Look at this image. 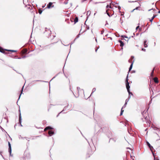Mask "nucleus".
Instances as JSON below:
<instances>
[{
	"instance_id": "1",
	"label": "nucleus",
	"mask_w": 160,
	"mask_h": 160,
	"mask_svg": "<svg viewBox=\"0 0 160 160\" xmlns=\"http://www.w3.org/2000/svg\"><path fill=\"white\" fill-rule=\"evenodd\" d=\"M126 88L127 89H129L130 88V86L129 85V82H128V74L127 75L126 78Z\"/></svg>"
},
{
	"instance_id": "2",
	"label": "nucleus",
	"mask_w": 160,
	"mask_h": 160,
	"mask_svg": "<svg viewBox=\"0 0 160 160\" xmlns=\"http://www.w3.org/2000/svg\"><path fill=\"white\" fill-rule=\"evenodd\" d=\"M144 111L142 113V115L144 116V119L145 120V121H146V123H147L148 124L150 125L151 123V122L150 121L148 120V118L147 116H144Z\"/></svg>"
},
{
	"instance_id": "3",
	"label": "nucleus",
	"mask_w": 160,
	"mask_h": 160,
	"mask_svg": "<svg viewBox=\"0 0 160 160\" xmlns=\"http://www.w3.org/2000/svg\"><path fill=\"white\" fill-rule=\"evenodd\" d=\"M146 143H147V146L149 147L151 151L152 154L153 155V156H154V153L153 152V151H152L153 149V147L152 146L150 145V144L148 142H147Z\"/></svg>"
},
{
	"instance_id": "4",
	"label": "nucleus",
	"mask_w": 160,
	"mask_h": 160,
	"mask_svg": "<svg viewBox=\"0 0 160 160\" xmlns=\"http://www.w3.org/2000/svg\"><path fill=\"white\" fill-rule=\"evenodd\" d=\"M8 151L10 153V155H11V145L10 143V142H8Z\"/></svg>"
},
{
	"instance_id": "5",
	"label": "nucleus",
	"mask_w": 160,
	"mask_h": 160,
	"mask_svg": "<svg viewBox=\"0 0 160 160\" xmlns=\"http://www.w3.org/2000/svg\"><path fill=\"white\" fill-rule=\"evenodd\" d=\"M19 122L20 124V125L21 126H22V125L21 124V121H22V118H21V115L20 112V113L19 114Z\"/></svg>"
},
{
	"instance_id": "6",
	"label": "nucleus",
	"mask_w": 160,
	"mask_h": 160,
	"mask_svg": "<svg viewBox=\"0 0 160 160\" xmlns=\"http://www.w3.org/2000/svg\"><path fill=\"white\" fill-rule=\"evenodd\" d=\"M118 42L120 43V46L122 47L124 46V43L121 40H119L118 41Z\"/></svg>"
},
{
	"instance_id": "7",
	"label": "nucleus",
	"mask_w": 160,
	"mask_h": 160,
	"mask_svg": "<svg viewBox=\"0 0 160 160\" xmlns=\"http://www.w3.org/2000/svg\"><path fill=\"white\" fill-rule=\"evenodd\" d=\"M153 80L154 82L156 83H158L159 82V81L158 78L157 77H155L153 78Z\"/></svg>"
},
{
	"instance_id": "8",
	"label": "nucleus",
	"mask_w": 160,
	"mask_h": 160,
	"mask_svg": "<svg viewBox=\"0 0 160 160\" xmlns=\"http://www.w3.org/2000/svg\"><path fill=\"white\" fill-rule=\"evenodd\" d=\"M134 61H133L132 62H131V64L129 67V72L132 69V68Z\"/></svg>"
},
{
	"instance_id": "9",
	"label": "nucleus",
	"mask_w": 160,
	"mask_h": 160,
	"mask_svg": "<svg viewBox=\"0 0 160 160\" xmlns=\"http://www.w3.org/2000/svg\"><path fill=\"white\" fill-rule=\"evenodd\" d=\"M147 42V40H145L144 41V46L145 48H147L148 47V45H147V44L146 43Z\"/></svg>"
},
{
	"instance_id": "10",
	"label": "nucleus",
	"mask_w": 160,
	"mask_h": 160,
	"mask_svg": "<svg viewBox=\"0 0 160 160\" xmlns=\"http://www.w3.org/2000/svg\"><path fill=\"white\" fill-rule=\"evenodd\" d=\"M52 4V2H49L47 6V8H51V6Z\"/></svg>"
},
{
	"instance_id": "11",
	"label": "nucleus",
	"mask_w": 160,
	"mask_h": 160,
	"mask_svg": "<svg viewBox=\"0 0 160 160\" xmlns=\"http://www.w3.org/2000/svg\"><path fill=\"white\" fill-rule=\"evenodd\" d=\"M48 133L50 135V136H51V135L54 134V132L53 131H49L48 132Z\"/></svg>"
},
{
	"instance_id": "12",
	"label": "nucleus",
	"mask_w": 160,
	"mask_h": 160,
	"mask_svg": "<svg viewBox=\"0 0 160 160\" xmlns=\"http://www.w3.org/2000/svg\"><path fill=\"white\" fill-rule=\"evenodd\" d=\"M52 128L50 126H48V127H46L44 129V130L45 131L47 130H48V129H52Z\"/></svg>"
},
{
	"instance_id": "13",
	"label": "nucleus",
	"mask_w": 160,
	"mask_h": 160,
	"mask_svg": "<svg viewBox=\"0 0 160 160\" xmlns=\"http://www.w3.org/2000/svg\"><path fill=\"white\" fill-rule=\"evenodd\" d=\"M0 52L4 53L5 52L4 50L0 46Z\"/></svg>"
},
{
	"instance_id": "14",
	"label": "nucleus",
	"mask_w": 160,
	"mask_h": 160,
	"mask_svg": "<svg viewBox=\"0 0 160 160\" xmlns=\"http://www.w3.org/2000/svg\"><path fill=\"white\" fill-rule=\"evenodd\" d=\"M96 90V89L95 88H93V89H92V93H91V95H89V94L88 95V97H89L90 96H91L92 93H93L94 91H95Z\"/></svg>"
},
{
	"instance_id": "15",
	"label": "nucleus",
	"mask_w": 160,
	"mask_h": 160,
	"mask_svg": "<svg viewBox=\"0 0 160 160\" xmlns=\"http://www.w3.org/2000/svg\"><path fill=\"white\" fill-rule=\"evenodd\" d=\"M156 15H154L153 17H152V18L150 20V21L151 22H152L154 18L156 17Z\"/></svg>"
},
{
	"instance_id": "16",
	"label": "nucleus",
	"mask_w": 160,
	"mask_h": 160,
	"mask_svg": "<svg viewBox=\"0 0 160 160\" xmlns=\"http://www.w3.org/2000/svg\"><path fill=\"white\" fill-rule=\"evenodd\" d=\"M127 91L128 93V94H129V95H130V94H131L132 95H133V94L132 92H131L130 91V89H127Z\"/></svg>"
},
{
	"instance_id": "17",
	"label": "nucleus",
	"mask_w": 160,
	"mask_h": 160,
	"mask_svg": "<svg viewBox=\"0 0 160 160\" xmlns=\"http://www.w3.org/2000/svg\"><path fill=\"white\" fill-rule=\"evenodd\" d=\"M68 106H66L64 108V109H63V110H62V111L60 112V113H62V112L63 111H64V110H66L67 109V108H68Z\"/></svg>"
},
{
	"instance_id": "18",
	"label": "nucleus",
	"mask_w": 160,
	"mask_h": 160,
	"mask_svg": "<svg viewBox=\"0 0 160 160\" xmlns=\"http://www.w3.org/2000/svg\"><path fill=\"white\" fill-rule=\"evenodd\" d=\"M123 108H122L121 110V111L120 113V116H121L122 115L123 112H124V110H122Z\"/></svg>"
},
{
	"instance_id": "19",
	"label": "nucleus",
	"mask_w": 160,
	"mask_h": 160,
	"mask_svg": "<svg viewBox=\"0 0 160 160\" xmlns=\"http://www.w3.org/2000/svg\"><path fill=\"white\" fill-rule=\"evenodd\" d=\"M91 14V11H88L87 13V16H89Z\"/></svg>"
},
{
	"instance_id": "20",
	"label": "nucleus",
	"mask_w": 160,
	"mask_h": 160,
	"mask_svg": "<svg viewBox=\"0 0 160 160\" xmlns=\"http://www.w3.org/2000/svg\"><path fill=\"white\" fill-rule=\"evenodd\" d=\"M19 138L20 139H24L25 138L24 137H22L21 135H20L19 136Z\"/></svg>"
},
{
	"instance_id": "21",
	"label": "nucleus",
	"mask_w": 160,
	"mask_h": 160,
	"mask_svg": "<svg viewBox=\"0 0 160 160\" xmlns=\"http://www.w3.org/2000/svg\"><path fill=\"white\" fill-rule=\"evenodd\" d=\"M78 18L76 17L74 20V22L76 23V22H78Z\"/></svg>"
},
{
	"instance_id": "22",
	"label": "nucleus",
	"mask_w": 160,
	"mask_h": 160,
	"mask_svg": "<svg viewBox=\"0 0 160 160\" xmlns=\"http://www.w3.org/2000/svg\"><path fill=\"white\" fill-rule=\"evenodd\" d=\"M112 140L114 142H115L116 141V139H115L114 138H110V140Z\"/></svg>"
},
{
	"instance_id": "23",
	"label": "nucleus",
	"mask_w": 160,
	"mask_h": 160,
	"mask_svg": "<svg viewBox=\"0 0 160 160\" xmlns=\"http://www.w3.org/2000/svg\"><path fill=\"white\" fill-rule=\"evenodd\" d=\"M6 50V51H11V52H16V51L15 50Z\"/></svg>"
},
{
	"instance_id": "24",
	"label": "nucleus",
	"mask_w": 160,
	"mask_h": 160,
	"mask_svg": "<svg viewBox=\"0 0 160 160\" xmlns=\"http://www.w3.org/2000/svg\"><path fill=\"white\" fill-rule=\"evenodd\" d=\"M42 12V11L41 9H39V13L40 14H41Z\"/></svg>"
},
{
	"instance_id": "25",
	"label": "nucleus",
	"mask_w": 160,
	"mask_h": 160,
	"mask_svg": "<svg viewBox=\"0 0 160 160\" xmlns=\"http://www.w3.org/2000/svg\"><path fill=\"white\" fill-rule=\"evenodd\" d=\"M127 104V103L125 102L124 105H123V107L122 108H124L125 107H126V106Z\"/></svg>"
},
{
	"instance_id": "26",
	"label": "nucleus",
	"mask_w": 160,
	"mask_h": 160,
	"mask_svg": "<svg viewBox=\"0 0 160 160\" xmlns=\"http://www.w3.org/2000/svg\"><path fill=\"white\" fill-rule=\"evenodd\" d=\"M121 37H123V38H128V37L127 36H126L125 35H122V36H121Z\"/></svg>"
},
{
	"instance_id": "27",
	"label": "nucleus",
	"mask_w": 160,
	"mask_h": 160,
	"mask_svg": "<svg viewBox=\"0 0 160 160\" xmlns=\"http://www.w3.org/2000/svg\"><path fill=\"white\" fill-rule=\"evenodd\" d=\"M154 160H159V159L158 158H155L154 155Z\"/></svg>"
},
{
	"instance_id": "28",
	"label": "nucleus",
	"mask_w": 160,
	"mask_h": 160,
	"mask_svg": "<svg viewBox=\"0 0 160 160\" xmlns=\"http://www.w3.org/2000/svg\"><path fill=\"white\" fill-rule=\"evenodd\" d=\"M108 7L110 8H111V7L110 5H107V6H106V8H108Z\"/></svg>"
},
{
	"instance_id": "29",
	"label": "nucleus",
	"mask_w": 160,
	"mask_h": 160,
	"mask_svg": "<svg viewBox=\"0 0 160 160\" xmlns=\"http://www.w3.org/2000/svg\"><path fill=\"white\" fill-rule=\"evenodd\" d=\"M129 100V99H126L125 101V102L127 103V102H128Z\"/></svg>"
},
{
	"instance_id": "30",
	"label": "nucleus",
	"mask_w": 160,
	"mask_h": 160,
	"mask_svg": "<svg viewBox=\"0 0 160 160\" xmlns=\"http://www.w3.org/2000/svg\"><path fill=\"white\" fill-rule=\"evenodd\" d=\"M138 7H136L134 9H133L132 11V12H133L135 10H137L138 8Z\"/></svg>"
},
{
	"instance_id": "31",
	"label": "nucleus",
	"mask_w": 160,
	"mask_h": 160,
	"mask_svg": "<svg viewBox=\"0 0 160 160\" xmlns=\"http://www.w3.org/2000/svg\"><path fill=\"white\" fill-rule=\"evenodd\" d=\"M154 72V69L152 70V72L151 73V75L152 76Z\"/></svg>"
},
{
	"instance_id": "32",
	"label": "nucleus",
	"mask_w": 160,
	"mask_h": 160,
	"mask_svg": "<svg viewBox=\"0 0 160 160\" xmlns=\"http://www.w3.org/2000/svg\"><path fill=\"white\" fill-rule=\"evenodd\" d=\"M27 140H28V141H29V138H28L27 137H24Z\"/></svg>"
},
{
	"instance_id": "33",
	"label": "nucleus",
	"mask_w": 160,
	"mask_h": 160,
	"mask_svg": "<svg viewBox=\"0 0 160 160\" xmlns=\"http://www.w3.org/2000/svg\"><path fill=\"white\" fill-rule=\"evenodd\" d=\"M11 57H12V58H16V56H10Z\"/></svg>"
},
{
	"instance_id": "34",
	"label": "nucleus",
	"mask_w": 160,
	"mask_h": 160,
	"mask_svg": "<svg viewBox=\"0 0 160 160\" xmlns=\"http://www.w3.org/2000/svg\"><path fill=\"white\" fill-rule=\"evenodd\" d=\"M142 50L144 52H145L146 51V49L144 48H142Z\"/></svg>"
},
{
	"instance_id": "35",
	"label": "nucleus",
	"mask_w": 160,
	"mask_h": 160,
	"mask_svg": "<svg viewBox=\"0 0 160 160\" xmlns=\"http://www.w3.org/2000/svg\"><path fill=\"white\" fill-rule=\"evenodd\" d=\"M118 7L119 10H120L121 9V7L120 6H118Z\"/></svg>"
},
{
	"instance_id": "36",
	"label": "nucleus",
	"mask_w": 160,
	"mask_h": 160,
	"mask_svg": "<svg viewBox=\"0 0 160 160\" xmlns=\"http://www.w3.org/2000/svg\"><path fill=\"white\" fill-rule=\"evenodd\" d=\"M139 26H137L136 27V30H137L138 28H139Z\"/></svg>"
},
{
	"instance_id": "37",
	"label": "nucleus",
	"mask_w": 160,
	"mask_h": 160,
	"mask_svg": "<svg viewBox=\"0 0 160 160\" xmlns=\"http://www.w3.org/2000/svg\"><path fill=\"white\" fill-rule=\"evenodd\" d=\"M112 5H113V6H114L115 8H117V7L118 6H115L114 5V4L113 3H112Z\"/></svg>"
},
{
	"instance_id": "38",
	"label": "nucleus",
	"mask_w": 160,
	"mask_h": 160,
	"mask_svg": "<svg viewBox=\"0 0 160 160\" xmlns=\"http://www.w3.org/2000/svg\"><path fill=\"white\" fill-rule=\"evenodd\" d=\"M134 58V57L133 56H132L131 57V59H133Z\"/></svg>"
},
{
	"instance_id": "39",
	"label": "nucleus",
	"mask_w": 160,
	"mask_h": 160,
	"mask_svg": "<svg viewBox=\"0 0 160 160\" xmlns=\"http://www.w3.org/2000/svg\"><path fill=\"white\" fill-rule=\"evenodd\" d=\"M96 0H94V3L95 4H96V3H98V2H96Z\"/></svg>"
},
{
	"instance_id": "40",
	"label": "nucleus",
	"mask_w": 160,
	"mask_h": 160,
	"mask_svg": "<svg viewBox=\"0 0 160 160\" xmlns=\"http://www.w3.org/2000/svg\"><path fill=\"white\" fill-rule=\"evenodd\" d=\"M36 81L42 82V81L40 80H38L34 81L33 82H36Z\"/></svg>"
},
{
	"instance_id": "41",
	"label": "nucleus",
	"mask_w": 160,
	"mask_h": 160,
	"mask_svg": "<svg viewBox=\"0 0 160 160\" xmlns=\"http://www.w3.org/2000/svg\"><path fill=\"white\" fill-rule=\"evenodd\" d=\"M99 48V47H98L97 48L95 49V52H96L97 51L98 49Z\"/></svg>"
},
{
	"instance_id": "42",
	"label": "nucleus",
	"mask_w": 160,
	"mask_h": 160,
	"mask_svg": "<svg viewBox=\"0 0 160 160\" xmlns=\"http://www.w3.org/2000/svg\"><path fill=\"white\" fill-rule=\"evenodd\" d=\"M135 36V33H133V35H132V36H131L132 37H133Z\"/></svg>"
},
{
	"instance_id": "43",
	"label": "nucleus",
	"mask_w": 160,
	"mask_h": 160,
	"mask_svg": "<svg viewBox=\"0 0 160 160\" xmlns=\"http://www.w3.org/2000/svg\"><path fill=\"white\" fill-rule=\"evenodd\" d=\"M107 14H108V15L109 17H110V14H109V13L107 12Z\"/></svg>"
},
{
	"instance_id": "44",
	"label": "nucleus",
	"mask_w": 160,
	"mask_h": 160,
	"mask_svg": "<svg viewBox=\"0 0 160 160\" xmlns=\"http://www.w3.org/2000/svg\"><path fill=\"white\" fill-rule=\"evenodd\" d=\"M26 57V56H23L22 57V58H24Z\"/></svg>"
},
{
	"instance_id": "45",
	"label": "nucleus",
	"mask_w": 160,
	"mask_h": 160,
	"mask_svg": "<svg viewBox=\"0 0 160 160\" xmlns=\"http://www.w3.org/2000/svg\"><path fill=\"white\" fill-rule=\"evenodd\" d=\"M136 2V1H134V2ZM128 2H134V1H129Z\"/></svg>"
},
{
	"instance_id": "46",
	"label": "nucleus",
	"mask_w": 160,
	"mask_h": 160,
	"mask_svg": "<svg viewBox=\"0 0 160 160\" xmlns=\"http://www.w3.org/2000/svg\"><path fill=\"white\" fill-rule=\"evenodd\" d=\"M139 31L140 32V31H142V29L141 28H139Z\"/></svg>"
},
{
	"instance_id": "47",
	"label": "nucleus",
	"mask_w": 160,
	"mask_h": 160,
	"mask_svg": "<svg viewBox=\"0 0 160 160\" xmlns=\"http://www.w3.org/2000/svg\"><path fill=\"white\" fill-rule=\"evenodd\" d=\"M103 32H104V31H103L102 30V31H101V34H103Z\"/></svg>"
},
{
	"instance_id": "48",
	"label": "nucleus",
	"mask_w": 160,
	"mask_h": 160,
	"mask_svg": "<svg viewBox=\"0 0 160 160\" xmlns=\"http://www.w3.org/2000/svg\"><path fill=\"white\" fill-rule=\"evenodd\" d=\"M130 97H131L129 95L128 99H129V100L130 98Z\"/></svg>"
},
{
	"instance_id": "49",
	"label": "nucleus",
	"mask_w": 160,
	"mask_h": 160,
	"mask_svg": "<svg viewBox=\"0 0 160 160\" xmlns=\"http://www.w3.org/2000/svg\"><path fill=\"white\" fill-rule=\"evenodd\" d=\"M27 52V50H25V51H24V53H25Z\"/></svg>"
},
{
	"instance_id": "50",
	"label": "nucleus",
	"mask_w": 160,
	"mask_h": 160,
	"mask_svg": "<svg viewBox=\"0 0 160 160\" xmlns=\"http://www.w3.org/2000/svg\"><path fill=\"white\" fill-rule=\"evenodd\" d=\"M22 93H22H21V94L20 95L18 100L20 98V96H21V94Z\"/></svg>"
},
{
	"instance_id": "51",
	"label": "nucleus",
	"mask_w": 160,
	"mask_h": 160,
	"mask_svg": "<svg viewBox=\"0 0 160 160\" xmlns=\"http://www.w3.org/2000/svg\"><path fill=\"white\" fill-rule=\"evenodd\" d=\"M22 58H18V59H21Z\"/></svg>"
},
{
	"instance_id": "52",
	"label": "nucleus",
	"mask_w": 160,
	"mask_h": 160,
	"mask_svg": "<svg viewBox=\"0 0 160 160\" xmlns=\"http://www.w3.org/2000/svg\"><path fill=\"white\" fill-rule=\"evenodd\" d=\"M60 113H61L60 112L57 115V117H58V116H59V115Z\"/></svg>"
},
{
	"instance_id": "53",
	"label": "nucleus",
	"mask_w": 160,
	"mask_h": 160,
	"mask_svg": "<svg viewBox=\"0 0 160 160\" xmlns=\"http://www.w3.org/2000/svg\"><path fill=\"white\" fill-rule=\"evenodd\" d=\"M123 15H124V14H122V13L121 14V16H123Z\"/></svg>"
},
{
	"instance_id": "54",
	"label": "nucleus",
	"mask_w": 160,
	"mask_h": 160,
	"mask_svg": "<svg viewBox=\"0 0 160 160\" xmlns=\"http://www.w3.org/2000/svg\"><path fill=\"white\" fill-rule=\"evenodd\" d=\"M128 133H129V134H131V133H130V132L129 131V130H128Z\"/></svg>"
},
{
	"instance_id": "55",
	"label": "nucleus",
	"mask_w": 160,
	"mask_h": 160,
	"mask_svg": "<svg viewBox=\"0 0 160 160\" xmlns=\"http://www.w3.org/2000/svg\"><path fill=\"white\" fill-rule=\"evenodd\" d=\"M55 36H53V38H51V39H52L54 38V37H55Z\"/></svg>"
},
{
	"instance_id": "56",
	"label": "nucleus",
	"mask_w": 160,
	"mask_h": 160,
	"mask_svg": "<svg viewBox=\"0 0 160 160\" xmlns=\"http://www.w3.org/2000/svg\"><path fill=\"white\" fill-rule=\"evenodd\" d=\"M158 13H160V10L158 11Z\"/></svg>"
},
{
	"instance_id": "57",
	"label": "nucleus",
	"mask_w": 160,
	"mask_h": 160,
	"mask_svg": "<svg viewBox=\"0 0 160 160\" xmlns=\"http://www.w3.org/2000/svg\"><path fill=\"white\" fill-rule=\"evenodd\" d=\"M80 89L79 88L77 87V89L78 90V89Z\"/></svg>"
},
{
	"instance_id": "58",
	"label": "nucleus",
	"mask_w": 160,
	"mask_h": 160,
	"mask_svg": "<svg viewBox=\"0 0 160 160\" xmlns=\"http://www.w3.org/2000/svg\"><path fill=\"white\" fill-rule=\"evenodd\" d=\"M95 40H96V42H97V39L96 38L95 39Z\"/></svg>"
},
{
	"instance_id": "59",
	"label": "nucleus",
	"mask_w": 160,
	"mask_h": 160,
	"mask_svg": "<svg viewBox=\"0 0 160 160\" xmlns=\"http://www.w3.org/2000/svg\"><path fill=\"white\" fill-rule=\"evenodd\" d=\"M23 88H22V90H23Z\"/></svg>"
},
{
	"instance_id": "60",
	"label": "nucleus",
	"mask_w": 160,
	"mask_h": 160,
	"mask_svg": "<svg viewBox=\"0 0 160 160\" xmlns=\"http://www.w3.org/2000/svg\"><path fill=\"white\" fill-rule=\"evenodd\" d=\"M119 12L120 13H121V12L119 10Z\"/></svg>"
},
{
	"instance_id": "61",
	"label": "nucleus",
	"mask_w": 160,
	"mask_h": 160,
	"mask_svg": "<svg viewBox=\"0 0 160 160\" xmlns=\"http://www.w3.org/2000/svg\"><path fill=\"white\" fill-rule=\"evenodd\" d=\"M128 62H130V60H128Z\"/></svg>"
},
{
	"instance_id": "62",
	"label": "nucleus",
	"mask_w": 160,
	"mask_h": 160,
	"mask_svg": "<svg viewBox=\"0 0 160 160\" xmlns=\"http://www.w3.org/2000/svg\"><path fill=\"white\" fill-rule=\"evenodd\" d=\"M65 3V4H67V2H66Z\"/></svg>"
},
{
	"instance_id": "63",
	"label": "nucleus",
	"mask_w": 160,
	"mask_h": 160,
	"mask_svg": "<svg viewBox=\"0 0 160 160\" xmlns=\"http://www.w3.org/2000/svg\"><path fill=\"white\" fill-rule=\"evenodd\" d=\"M116 3V4H117V5H118V3Z\"/></svg>"
},
{
	"instance_id": "64",
	"label": "nucleus",
	"mask_w": 160,
	"mask_h": 160,
	"mask_svg": "<svg viewBox=\"0 0 160 160\" xmlns=\"http://www.w3.org/2000/svg\"><path fill=\"white\" fill-rule=\"evenodd\" d=\"M1 156L3 157V156L1 154Z\"/></svg>"
}]
</instances>
